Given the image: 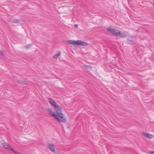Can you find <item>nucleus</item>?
I'll list each match as a JSON object with an SVG mask.
<instances>
[{"label":"nucleus","mask_w":154,"mask_h":154,"mask_svg":"<svg viewBox=\"0 0 154 154\" xmlns=\"http://www.w3.org/2000/svg\"><path fill=\"white\" fill-rule=\"evenodd\" d=\"M73 41L72 40H68V42L70 44H73L72 42H73Z\"/></svg>","instance_id":"16"},{"label":"nucleus","mask_w":154,"mask_h":154,"mask_svg":"<svg viewBox=\"0 0 154 154\" xmlns=\"http://www.w3.org/2000/svg\"><path fill=\"white\" fill-rule=\"evenodd\" d=\"M3 52L2 51H0V55L1 56H3Z\"/></svg>","instance_id":"17"},{"label":"nucleus","mask_w":154,"mask_h":154,"mask_svg":"<svg viewBox=\"0 0 154 154\" xmlns=\"http://www.w3.org/2000/svg\"><path fill=\"white\" fill-rule=\"evenodd\" d=\"M54 107L56 114L53 113L51 109H49L51 116L53 117L54 118L59 122H60L63 123L65 122L66 120V119L65 118L62 113V110L61 107L57 104Z\"/></svg>","instance_id":"1"},{"label":"nucleus","mask_w":154,"mask_h":154,"mask_svg":"<svg viewBox=\"0 0 154 154\" xmlns=\"http://www.w3.org/2000/svg\"><path fill=\"white\" fill-rule=\"evenodd\" d=\"M85 67V68L87 69H88V68H91V69L92 68V66H91L89 65H85L84 66Z\"/></svg>","instance_id":"14"},{"label":"nucleus","mask_w":154,"mask_h":154,"mask_svg":"<svg viewBox=\"0 0 154 154\" xmlns=\"http://www.w3.org/2000/svg\"><path fill=\"white\" fill-rule=\"evenodd\" d=\"M19 20L16 19H13L11 20H10V22H12V23H18Z\"/></svg>","instance_id":"11"},{"label":"nucleus","mask_w":154,"mask_h":154,"mask_svg":"<svg viewBox=\"0 0 154 154\" xmlns=\"http://www.w3.org/2000/svg\"><path fill=\"white\" fill-rule=\"evenodd\" d=\"M17 82L18 83L22 84H26L28 83V82L26 80L22 81L21 80H17Z\"/></svg>","instance_id":"8"},{"label":"nucleus","mask_w":154,"mask_h":154,"mask_svg":"<svg viewBox=\"0 0 154 154\" xmlns=\"http://www.w3.org/2000/svg\"><path fill=\"white\" fill-rule=\"evenodd\" d=\"M128 41L129 42L128 43L130 44H135V42L134 41L132 38H128Z\"/></svg>","instance_id":"9"},{"label":"nucleus","mask_w":154,"mask_h":154,"mask_svg":"<svg viewBox=\"0 0 154 154\" xmlns=\"http://www.w3.org/2000/svg\"><path fill=\"white\" fill-rule=\"evenodd\" d=\"M31 46V45L30 44H28L26 46H25L24 47L28 49L29 48H30Z\"/></svg>","instance_id":"15"},{"label":"nucleus","mask_w":154,"mask_h":154,"mask_svg":"<svg viewBox=\"0 0 154 154\" xmlns=\"http://www.w3.org/2000/svg\"><path fill=\"white\" fill-rule=\"evenodd\" d=\"M88 43L80 40L79 45L86 46L88 45Z\"/></svg>","instance_id":"7"},{"label":"nucleus","mask_w":154,"mask_h":154,"mask_svg":"<svg viewBox=\"0 0 154 154\" xmlns=\"http://www.w3.org/2000/svg\"><path fill=\"white\" fill-rule=\"evenodd\" d=\"M80 40L73 41L72 42L73 44L79 45Z\"/></svg>","instance_id":"12"},{"label":"nucleus","mask_w":154,"mask_h":154,"mask_svg":"<svg viewBox=\"0 0 154 154\" xmlns=\"http://www.w3.org/2000/svg\"><path fill=\"white\" fill-rule=\"evenodd\" d=\"M75 26L76 27H78V25L77 24H75Z\"/></svg>","instance_id":"19"},{"label":"nucleus","mask_w":154,"mask_h":154,"mask_svg":"<svg viewBox=\"0 0 154 154\" xmlns=\"http://www.w3.org/2000/svg\"><path fill=\"white\" fill-rule=\"evenodd\" d=\"M48 100L49 103L53 107L55 106V105L57 104V103L54 101L51 98H48Z\"/></svg>","instance_id":"3"},{"label":"nucleus","mask_w":154,"mask_h":154,"mask_svg":"<svg viewBox=\"0 0 154 154\" xmlns=\"http://www.w3.org/2000/svg\"><path fill=\"white\" fill-rule=\"evenodd\" d=\"M54 145L52 144H50L48 145V147L50 150L52 152L55 153V151L54 149Z\"/></svg>","instance_id":"4"},{"label":"nucleus","mask_w":154,"mask_h":154,"mask_svg":"<svg viewBox=\"0 0 154 154\" xmlns=\"http://www.w3.org/2000/svg\"><path fill=\"white\" fill-rule=\"evenodd\" d=\"M118 35H118V36H120L121 38H124L125 37H126V36H127L126 35L125 33H121V32L120 31V34H118Z\"/></svg>","instance_id":"10"},{"label":"nucleus","mask_w":154,"mask_h":154,"mask_svg":"<svg viewBox=\"0 0 154 154\" xmlns=\"http://www.w3.org/2000/svg\"><path fill=\"white\" fill-rule=\"evenodd\" d=\"M149 153L151 154H154V151H150L149 152Z\"/></svg>","instance_id":"18"},{"label":"nucleus","mask_w":154,"mask_h":154,"mask_svg":"<svg viewBox=\"0 0 154 154\" xmlns=\"http://www.w3.org/2000/svg\"><path fill=\"white\" fill-rule=\"evenodd\" d=\"M3 147L5 149L8 150H10V146L8 143H3Z\"/></svg>","instance_id":"6"},{"label":"nucleus","mask_w":154,"mask_h":154,"mask_svg":"<svg viewBox=\"0 0 154 154\" xmlns=\"http://www.w3.org/2000/svg\"><path fill=\"white\" fill-rule=\"evenodd\" d=\"M107 31L113 36H118V34H120V31L113 28H107Z\"/></svg>","instance_id":"2"},{"label":"nucleus","mask_w":154,"mask_h":154,"mask_svg":"<svg viewBox=\"0 0 154 154\" xmlns=\"http://www.w3.org/2000/svg\"><path fill=\"white\" fill-rule=\"evenodd\" d=\"M60 52H59L57 54H55L53 56V58H54L57 59V57L60 55Z\"/></svg>","instance_id":"13"},{"label":"nucleus","mask_w":154,"mask_h":154,"mask_svg":"<svg viewBox=\"0 0 154 154\" xmlns=\"http://www.w3.org/2000/svg\"><path fill=\"white\" fill-rule=\"evenodd\" d=\"M143 134L145 137L149 139H152L153 137L152 134H150L144 132L143 133Z\"/></svg>","instance_id":"5"}]
</instances>
